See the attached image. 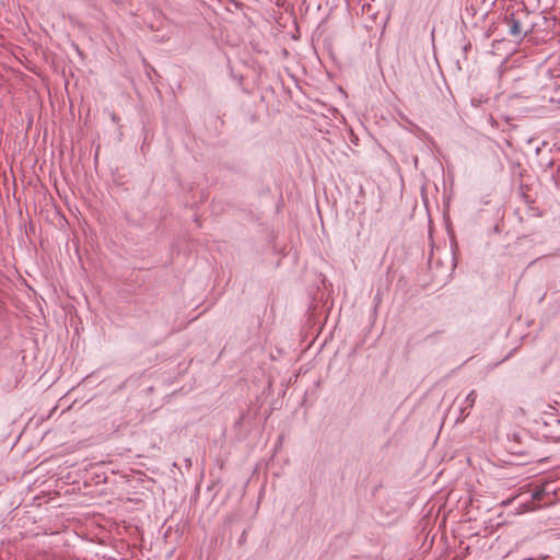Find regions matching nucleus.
Here are the masks:
<instances>
[{"mask_svg":"<svg viewBox=\"0 0 560 560\" xmlns=\"http://www.w3.org/2000/svg\"><path fill=\"white\" fill-rule=\"evenodd\" d=\"M508 24H509V27H510V34L511 35H513L515 37H518V36H521L524 33V28H523L522 23L520 21L515 20L514 18L509 20Z\"/></svg>","mask_w":560,"mask_h":560,"instance_id":"nucleus-1","label":"nucleus"},{"mask_svg":"<svg viewBox=\"0 0 560 560\" xmlns=\"http://www.w3.org/2000/svg\"><path fill=\"white\" fill-rule=\"evenodd\" d=\"M476 396H477V395H476V392H475V390H471V392L468 394L467 399H469L471 402H474V401H475V399H476Z\"/></svg>","mask_w":560,"mask_h":560,"instance_id":"nucleus-2","label":"nucleus"},{"mask_svg":"<svg viewBox=\"0 0 560 560\" xmlns=\"http://www.w3.org/2000/svg\"><path fill=\"white\" fill-rule=\"evenodd\" d=\"M540 497H541L540 491L535 492V494H534V499L539 500V499H540Z\"/></svg>","mask_w":560,"mask_h":560,"instance_id":"nucleus-3","label":"nucleus"}]
</instances>
